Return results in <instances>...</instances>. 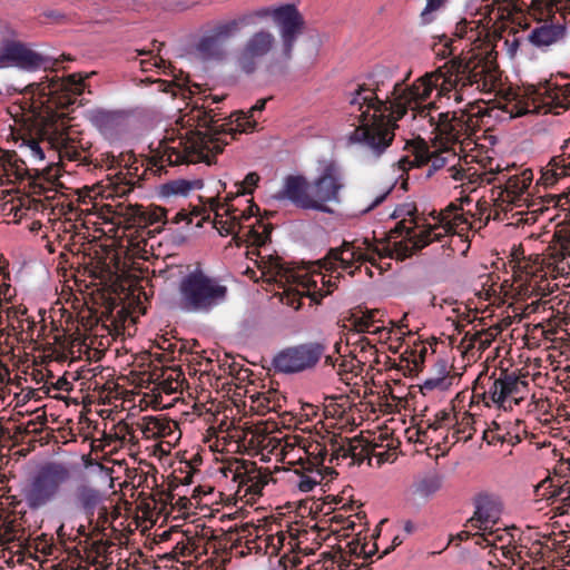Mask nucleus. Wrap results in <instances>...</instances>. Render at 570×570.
<instances>
[{
  "instance_id": "f257e3e1",
  "label": "nucleus",
  "mask_w": 570,
  "mask_h": 570,
  "mask_svg": "<svg viewBox=\"0 0 570 570\" xmlns=\"http://www.w3.org/2000/svg\"><path fill=\"white\" fill-rule=\"evenodd\" d=\"M410 76L411 71L392 83V70L376 66L364 82L346 91L344 110L347 121L355 127L350 141L362 144L376 157L381 156L394 140L397 121L414 108L413 105L425 101L438 86L442 92L453 91L456 102L473 87L484 94L501 91L499 67L482 53L454 56L434 72L407 86Z\"/></svg>"
},
{
  "instance_id": "f03ea898",
  "label": "nucleus",
  "mask_w": 570,
  "mask_h": 570,
  "mask_svg": "<svg viewBox=\"0 0 570 570\" xmlns=\"http://www.w3.org/2000/svg\"><path fill=\"white\" fill-rule=\"evenodd\" d=\"M267 99H258L246 112L239 110L229 116V121L218 124L217 114L204 107L194 108L190 115L181 120L190 127L178 138H166L150 157V169L161 174L166 166L180 164L206 163L213 164L215 157L223 153L228 144L226 136L235 139L236 135L257 130L258 122L255 114L266 107Z\"/></svg>"
},
{
  "instance_id": "7ed1b4c3",
  "label": "nucleus",
  "mask_w": 570,
  "mask_h": 570,
  "mask_svg": "<svg viewBox=\"0 0 570 570\" xmlns=\"http://www.w3.org/2000/svg\"><path fill=\"white\" fill-rule=\"evenodd\" d=\"M85 77L72 73L66 78L46 77V80L30 83L24 96L23 110L29 114L32 126L19 132V147L33 160L45 159L40 144L50 134L63 128L65 110L77 104L85 91Z\"/></svg>"
},
{
  "instance_id": "20e7f679",
  "label": "nucleus",
  "mask_w": 570,
  "mask_h": 570,
  "mask_svg": "<svg viewBox=\"0 0 570 570\" xmlns=\"http://www.w3.org/2000/svg\"><path fill=\"white\" fill-rule=\"evenodd\" d=\"M267 18L273 19L281 38L279 56L267 65V70L271 73L285 75L288 62L293 58L295 43L305 29V19L295 4L286 3L279 7H263L247 11L233 19L217 22L209 32L225 45L244 28L255 26L258 21Z\"/></svg>"
},
{
  "instance_id": "39448f33",
  "label": "nucleus",
  "mask_w": 570,
  "mask_h": 570,
  "mask_svg": "<svg viewBox=\"0 0 570 570\" xmlns=\"http://www.w3.org/2000/svg\"><path fill=\"white\" fill-rule=\"evenodd\" d=\"M454 204H450L444 210L434 217L435 223L429 224L424 216H421L414 203L399 205L393 217L400 218V222L391 230L396 236H403L413 245L412 247L401 246L393 249H423L433 242H440L441 248L450 247L448 238L455 236V226L461 215Z\"/></svg>"
},
{
  "instance_id": "423d86ee",
  "label": "nucleus",
  "mask_w": 570,
  "mask_h": 570,
  "mask_svg": "<svg viewBox=\"0 0 570 570\" xmlns=\"http://www.w3.org/2000/svg\"><path fill=\"white\" fill-rule=\"evenodd\" d=\"M178 292L180 308L189 313L207 312L227 296V287L200 269L183 277Z\"/></svg>"
},
{
  "instance_id": "0eeeda50",
  "label": "nucleus",
  "mask_w": 570,
  "mask_h": 570,
  "mask_svg": "<svg viewBox=\"0 0 570 570\" xmlns=\"http://www.w3.org/2000/svg\"><path fill=\"white\" fill-rule=\"evenodd\" d=\"M71 480V470L60 463L43 465L23 490V499L31 510H39L53 502L61 489Z\"/></svg>"
},
{
  "instance_id": "6e6552de",
  "label": "nucleus",
  "mask_w": 570,
  "mask_h": 570,
  "mask_svg": "<svg viewBox=\"0 0 570 570\" xmlns=\"http://www.w3.org/2000/svg\"><path fill=\"white\" fill-rule=\"evenodd\" d=\"M261 253L246 252V255L254 259L261 277H265L268 282L294 285L293 289L299 296H308L309 288L316 286V281L312 278L307 267L283 263L277 255L261 256Z\"/></svg>"
},
{
  "instance_id": "1a4fd4ad",
  "label": "nucleus",
  "mask_w": 570,
  "mask_h": 570,
  "mask_svg": "<svg viewBox=\"0 0 570 570\" xmlns=\"http://www.w3.org/2000/svg\"><path fill=\"white\" fill-rule=\"evenodd\" d=\"M276 48V37L267 29L249 35L234 52V69L240 75L253 76Z\"/></svg>"
},
{
  "instance_id": "9d476101",
  "label": "nucleus",
  "mask_w": 570,
  "mask_h": 570,
  "mask_svg": "<svg viewBox=\"0 0 570 570\" xmlns=\"http://www.w3.org/2000/svg\"><path fill=\"white\" fill-rule=\"evenodd\" d=\"M71 254V265L77 264L82 267L89 276L99 278L102 282H111L115 276L125 274L128 269L127 254L129 252H69Z\"/></svg>"
},
{
  "instance_id": "9b49d317",
  "label": "nucleus",
  "mask_w": 570,
  "mask_h": 570,
  "mask_svg": "<svg viewBox=\"0 0 570 570\" xmlns=\"http://www.w3.org/2000/svg\"><path fill=\"white\" fill-rule=\"evenodd\" d=\"M91 147V142L86 140L85 137L73 138L68 134L62 140L59 155L61 159L78 161L79 165L87 167L92 166L94 169L105 168L107 170L121 168L124 160L131 159L130 155L120 154L119 156H115L109 151L100 153L98 156L94 157Z\"/></svg>"
},
{
  "instance_id": "f8f14e48",
  "label": "nucleus",
  "mask_w": 570,
  "mask_h": 570,
  "mask_svg": "<svg viewBox=\"0 0 570 570\" xmlns=\"http://www.w3.org/2000/svg\"><path fill=\"white\" fill-rule=\"evenodd\" d=\"M529 384L513 373L501 372L499 377L488 379V387L482 393L483 402L503 410H512L527 397Z\"/></svg>"
},
{
  "instance_id": "ddd939ff",
  "label": "nucleus",
  "mask_w": 570,
  "mask_h": 570,
  "mask_svg": "<svg viewBox=\"0 0 570 570\" xmlns=\"http://www.w3.org/2000/svg\"><path fill=\"white\" fill-rule=\"evenodd\" d=\"M131 159L124 160L121 169L114 175H107L106 179H102L91 187V197H101L102 199L124 198L128 196L134 188L141 180V176L138 174L139 168L142 164L135 158L132 154H129Z\"/></svg>"
},
{
  "instance_id": "4468645a",
  "label": "nucleus",
  "mask_w": 570,
  "mask_h": 570,
  "mask_svg": "<svg viewBox=\"0 0 570 570\" xmlns=\"http://www.w3.org/2000/svg\"><path fill=\"white\" fill-rule=\"evenodd\" d=\"M325 353L318 342H308L282 350L273 358V366L282 373H298L313 368Z\"/></svg>"
},
{
  "instance_id": "2eb2a0df",
  "label": "nucleus",
  "mask_w": 570,
  "mask_h": 570,
  "mask_svg": "<svg viewBox=\"0 0 570 570\" xmlns=\"http://www.w3.org/2000/svg\"><path fill=\"white\" fill-rule=\"evenodd\" d=\"M100 217L112 220L116 217L124 218L139 227L153 226L165 215L163 207L157 205L142 206L126 202L102 204L99 208Z\"/></svg>"
},
{
  "instance_id": "dca6fc26",
  "label": "nucleus",
  "mask_w": 570,
  "mask_h": 570,
  "mask_svg": "<svg viewBox=\"0 0 570 570\" xmlns=\"http://www.w3.org/2000/svg\"><path fill=\"white\" fill-rule=\"evenodd\" d=\"M345 187V177L342 168L335 161H327L317 178L312 183L313 197L320 202L315 210L330 213L327 203H340L341 191Z\"/></svg>"
},
{
  "instance_id": "f3484780",
  "label": "nucleus",
  "mask_w": 570,
  "mask_h": 570,
  "mask_svg": "<svg viewBox=\"0 0 570 570\" xmlns=\"http://www.w3.org/2000/svg\"><path fill=\"white\" fill-rule=\"evenodd\" d=\"M246 202L248 204L247 207L238 209L234 206L230 197H226L224 203H219L214 198L210 200V207L216 215L214 226L220 235L237 234L242 228V222L249 219L259 212V207L253 199H247Z\"/></svg>"
},
{
  "instance_id": "a211bd4d",
  "label": "nucleus",
  "mask_w": 570,
  "mask_h": 570,
  "mask_svg": "<svg viewBox=\"0 0 570 570\" xmlns=\"http://www.w3.org/2000/svg\"><path fill=\"white\" fill-rule=\"evenodd\" d=\"M225 476H230L244 489V494L259 495L268 483L269 474L257 468L256 463L247 460H235L223 469Z\"/></svg>"
},
{
  "instance_id": "6ab92c4d",
  "label": "nucleus",
  "mask_w": 570,
  "mask_h": 570,
  "mask_svg": "<svg viewBox=\"0 0 570 570\" xmlns=\"http://www.w3.org/2000/svg\"><path fill=\"white\" fill-rule=\"evenodd\" d=\"M407 256L406 252H328L322 266L326 271H333L338 265L345 269L357 263L356 269H361L366 262L376 266L377 259L395 257L397 261H404Z\"/></svg>"
},
{
  "instance_id": "aec40b11",
  "label": "nucleus",
  "mask_w": 570,
  "mask_h": 570,
  "mask_svg": "<svg viewBox=\"0 0 570 570\" xmlns=\"http://www.w3.org/2000/svg\"><path fill=\"white\" fill-rule=\"evenodd\" d=\"M507 263H503L505 268L512 273L515 282H520V286L527 285L534 288L538 282L531 283L532 278H537L541 272L544 271V258L540 254L531 253L525 255V252H505Z\"/></svg>"
},
{
  "instance_id": "412c9836",
  "label": "nucleus",
  "mask_w": 570,
  "mask_h": 570,
  "mask_svg": "<svg viewBox=\"0 0 570 570\" xmlns=\"http://www.w3.org/2000/svg\"><path fill=\"white\" fill-rule=\"evenodd\" d=\"M567 37L568 29L564 22L544 20L530 29L525 40L539 51L548 52L554 46L563 43Z\"/></svg>"
},
{
  "instance_id": "4be33fe9",
  "label": "nucleus",
  "mask_w": 570,
  "mask_h": 570,
  "mask_svg": "<svg viewBox=\"0 0 570 570\" xmlns=\"http://www.w3.org/2000/svg\"><path fill=\"white\" fill-rule=\"evenodd\" d=\"M277 199H288L302 209L320 208V202L313 197L312 184L302 175H289L284 179L283 188L276 195Z\"/></svg>"
},
{
  "instance_id": "5701e85b",
  "label": "nucleus",
  "mask_w": 570,
  "mask_h": 570,
  "mask_svg": "<svg viewBox=\"0 0 570 570\" xmlns=\"http://www.w3.org/2000/svg\"><path fill=\"white\" fill-rule=\"evenodd\" d=\"M407 155L397 161L399 168L407 171L413 167H422L431 164L433 170L441 169L446 164V158L436 153H430L428 144L423 139L413 140L406 144Z\"/></svg>"
},
{
  "instance_id": "b1692460",
  "label": "nucleus",
  "mask_w": 570,
  "mask_h": 570,
  "mask_svg": "<svg viewBox=\"0 0 570 570\" xmlns=\"http://www.w3.org/2000/svg\"><path fill=\"white\" fill-rule=\"evenodd\" d=\"M382 312L377 308L363 309L361 306L353 308L346 317V327L355 330L358 333L381 334L385 332V327L380 325L383 323Z\"/></svg>"
},
{
  "instance_id": "393cba45",
  "label": "nucleus",
  "mask_w": 570,
  "mask_h": 570,
  "mask_svg": "<svg viewBox=\"0 0 570 570\" xmlns=\"http://www.w3.org/2000/svg\"><path fill=\"white\" fill-rule=\"evenodd\" d=\"M0 61H9L21 68L36 69L42 65L43 58L20 42H10L2 48Z\"/></svg>"
},
{
  "instance_id": "a878e982",
  "label": "nucleus",
  "mask_w": 570,
  "mask_h": 570,
  "mask_svg": "<svg viewBox=\"0 0 570 570\" xmlns=\"http://www.w3.org/2000/svg\"><path fill=\"white\" fill-rule=\"evenodd\" d=\"M304 445V471H317L321 474L320 468L323 465L327 454H330L328 434L322 436L318 441L312 436H303Z\"/></svg>"
},
{
  "instance_id": "bb28decb",
  "label": "nucleus",
  "mask_w": 570,
  "mask_h": 570,
  "mask_svg": "<svg viewBox=\"0 0 570 570\" xmlns=\"http://www.w3.org/2000/svg\"><path fill=\"white\" fill-rule=\"evenodd\" d=\"M502 512V503L501 501L490 494H480L476 498V509L473 518L470 519V522L473 524L474 522L480 523V528L487 529L488 525L497 523L500 519Z\"/></svg>"
},
{
  "instance_id": "cd10ccee",
  "label": "nucleus",
  "mask_w": 570,
  "mask_h": 570,
  "mask_svg": "<svg viewBox=\"0 0 570 570\" xmlns=\"http://www.w3.org/2000/svg\"><path fill=\"white\" fill-rule=\"evenodd\" d=\"M533 180V173L531 169H524L519 174L512 175L505 179L504 188L501 194H505L507 202L518 204L522 202L523 194L529 188Z\"/></svg>"
},
{
  "instance_id": "c85d7f7f",
  "label": "nucleus",
  "mask_w": 570,
  "mask_h": 570,
  "mask_svg": "<svg viewBox=\"0 0 570 570\" xmlns=\"http://www.w3.org/2000/svg\"><path fill=\"white\" fill-rule=\"evenodd\" d=\"M455 379L454 374L450 373L448 364L444 360H439L435 363L434 371L421 384L422 392H431L434 390H448Z\"/></svg>"
},
{
  "instance_id": "c756f323",
  "label": "nucleus",
  "mask_w": 570,
  "mask_h": 570,
  "mask_svg": "<svg viewBox=\"0 0 570 570\" xmlns=\"http://www.w3.org/2000/svg\"><path fill=\"white\" fill-rule=\"evenodd\" d=\"M75 498L77 505L85 512L91 523L95 510L102 503L101 492L88 483H81L76 488Z\"/></svg>"
},
{
  "instance_id": "7c9ffc66",
  "label": "nucleus",
  "mask_w": 570,
  "mask_h": 570,
  "mask_svg": "<svg viewBox=\"0 0 570 570\" xmlns=\"http://www.w3.org/2000/svg\"><path fill=\"white\" fill-rule=\"evenodd\" d=\"M176 429V422L163 416H146L140 424V430L146 439L166 438L171 435Z\"/></svg>"
},
{
  "instance_id": "2f4dec72",
  "label": "nucleus",
  "mask_w": 570,
  "mask_h": 570,
  "mask_svg": "<svg viewBox=\"0 0 570 570\" xmlns=\"http://www.w3.org/2000/svg\"><path fill=\"white\" fill-rule=\"evenodd\" d=\"M302 435H286L283 439L281 454L283 462L288 465H298L304 471V445Z\"/></svg>"
},
{
  "instance_id": "473e14b6",
  "label": "nucleus",
  "mask_w": 570,
  "mask_h": 570,
  "mask_svg": "<svg viewBox=\"0 0 570 570\" xmlns=\"http://www.w3.org/2000/svg\"><path fill=\"white\" fill-rule=\"evenodd\" d=\"M325 365L333 367L336 371V374L341 377L342 381H347L352 376H357L362 373L363 368L361 364L357 362V358L353 354L350 355H327L324 361Z\"/></svg>"
},
{
  "instance_id": "72a5a7b5",
  "label": "nucleus",
  "mask_w": 570,
  "mask_h": 570,
  "mask_svg": "<svg viewBox=\"0 0 570 570\" xmlns=\"http://www.w3.org/2000/svg\"><path fill=\"white\" fill-rule=\"evenodd\" d=\"M351 354L357 358L362 368L368 366V368L373 370L375 365L380 363V356L375 345L364 336L352 344Z\"/></svg>"
},
{
  "instance_id": "f704fd0d",
  "label": "nucleus",
  "mask_w": 570,
  "mask_h": 570,
  "mask_svg": "<svg viewBox=\"0 0 570 570\" xmlns=\"http://www.w3.org/2000/svg\"><path fill=\"white\" fill-rule=\"evenodd\" d=\"M449 140L460 141L462 137L469 136L476 121L473 116L464 110L452 111Z\"/></svg>"
},
{
  "instance_id": "c9c22d12",
  "label": "nucleus",
  "mask_w": 570,
  "mask_h": 570,
  "mask_svg": "<svg viewBox=\"0 0 570 570\" xmlns=\"http://www.w3.org/2000/svg\"><path fill=\"white\" fill-rule=\"evenodd\" d=\"M330 462L347 460L352 465L353 439L342 438L336 434H328Z\"/></svg>"
},
{
  "instance_id": "e433bc0d",
  "label": "nucleus",
  "mask_w": 570,
  "mask_h": 570,
  "mask_svg": "<svg viewBox=\"0 0 570 570\" xmlns=\"http://www.w3.org/2000/svg\"><path fill=\"white\" fill-rule=\"evenodd\" d=\"M197 50L206 59L223 60L226 57L225 45L210 32L200 38Z\"/></svg>"
},
{
  "instance_id": "4c0bfd02",
  "label": "nucleus",
  "mask_w": 570,
  "mask_h": 570,
  "mask_svg": "<svg viewBox=\"0 0 570 570\" xmlns=\"http://www.w3.org/2000/svg\"><path fill=\"white\" fill-rule=\"evenodd\" d=\"M250 407L259 414L276 411L279 406V395L276 391H267L250 396Z\"/></svg>"
},
{
  "instance_id": "58836bf2",
  "label": "nucleus",
  "mask_w": 570,
  "mask_h": 570,
  "mask_svg": "<svg viewBox=\"0 0 570 570\" xmlns=\"http://www.w3.org/2000/svg\"><path fill=\"white\" fill-rule=\"evenodd\" d=\"M112 312L114 309L111 304H109L106 312H102L101 320L104 322V326L109 331V333L120 334L125 330V322L129 313L125 307L119 308L116 315H114Z\"/></svg>"
},
{
  "instance_id": "ea45409f",
  "label": "nucleus",
  "mask_w": 570,
  "mask_h": 570,
  "mask_svg": "<svg viewBox=\"0 0 570 570\" xmlns=\"http://www.w3.org/2000/svg\"><path fill=\"white\" fill-rule=\"evenodd\" d=\"M141 68L144 71L150 70L153 67L156 68H163L164 73H168L167 69H170V72L174 75L175 80L174 81H166V80H159V83L161 86V90L165 92H174V87H179L176 80H178L177 76L174 73L175 67H173L170 63L167 66L166 61L160 57H153L150 59H145L140 61Z\"/></svg>"
},
{
  "instance_id": "a19ab883",
  "label": "nucleus",
  "mask_w": 570,
  "mask_h": 570,
  "mask_svg": "<svg viewBox=\"0 0 570 570\" xmlns=\"http://www.w3.org/2000/svg\"><path fill=\"white\" fill-rule=\"evenodd\" d=\"M552 518L570 515V483H564L552 497Z\"/></svg>"
},
{
  "instance_id": "79ce46f5",
  "label": "nucleus",
  "mask_w": 570,
  "mask_h": 570,
  "mask_svg": "<svg viewBox=\"0 0 570 570\" xmlns=\"http://www.w3.org/2000/svg\"><path fill=\"white\" fill-rule=\"evenodd\" d=\"M203 187V181L199 179L187 180V179H175L170 180L161 186V194L165 196L170 195H183L186 196L193 189H199Z\"/></svg>"
},
{
  "instance_id": "37998d69",
  "label": "nucleus",
  "mask_w": 570,
  "mask_h": 570,
  "mask_svg": "<svg viewBox=\"0 0 570 570\" xmlns=\"http://www.w3.org/2000/svg\"><path fill=\"white\" fill-rule=\"evenodd\" d=\"M163 380L159 383L163 392L167 394L177 393L183 390L185 382L184 374L178 368H168L163 372Z\"/></svg>"
},
{
  "instance_id": "c03bdc74",
  "label": "nucleus",
  "mask_w": 570,
  "mask_h": 570,
  "mask_svg": "<svg viewBox=\"0 0 570 570\" xmlns=\"http://www.w3.org/2000/svg\"><path fill=\"white\" fill-rule=\"evenodd\" d=\"M350 409L351 402L346 395L325 397L324 412L327 416L343 417Z\"/></svg>"
},
{
  "instance_id": "a18cd8bd",
  "label": "nucleus",
  "mask_w": 570,
  "mask_h": 570,
  "mask_svg": "<svg viewBox=\"0 0 570 570\" xmlns=\"http://www.w3.org/2000/svg\"><path fill=\"white\" fill-rule=\"evenodd\" d=\"M272 230V224L265 223L262 219H257V225L250 226L249 230L247 232L249 236L248 240L256 247H263L268 243Z\"/></svg>"
},
{
  "instance_id": "49530a36",
  "label": "nucleus",
  "mask_w": 570,
  "mask_h": 570,
  "mask_svg": "<svg viewBox=\"0 0 570 570\" xmlns=\"http://www.w3.org/2000/svg\"><path fill=\"white\" fill-rule=\"evenodd\" d=\"M441 488V481L436 476L422 479L414 484L412 494L416 500H426Z\"/></svg>"
},
{
  "instance_id": "de8ad7c7",
  "label": "nucleus",
  "mask_w": 570,
  "mask_h": 570,
  "mask_svg": "<svg viewBox=\"0 0 570 570\" xmlns=\"http://www.w3.org/2000/svg\"><path fill=\"white\" fill-rule=\"evenodd\" d=\"M376 444H370L363 438H354L353 439V454H352V463H362L365 459L371 455H380L376 453Z\"/></svg>"
},
{
  "instance_id": "09e8293b",
  "label": "nucleus",
  "mask_w": 570,
  "mask_h": 570,
  "mask_svg": "<svg viewBox=\"0 0 570 570\" xmlns=\"http://www.w3.org/2000/svg\"><path fill=\"white\" fill-rule=\"evenodd\" d=\"M258 181H259V176L257 173H255V171L248 173L245 176L243 181L235 184V186L237 188L235 194H233V193L227 194L226 197H230L232 202H234L239 196L250 195L253 193L254 187L257 186Z\"/></svg>"
},
{
  "instance_id": "8fccbe9b",
  "label": "nucleus",
  "mask_w": 570,
  "mask_h": 570,
  "mask_svg": "<svg viewBox=\"0 0 570 570\" xmlns=\"http://www.w3.org/2000/svg\"><path fill=\"white\" fill-rule=\"evenodd\" d=\"M438 41L433 42L432 50L435 56L440 59H446L453 56L456 48L454 47V40L449 38L446 35L436 37Z\"/></svg>"
},
{
  "instance_id": "3c124183",
  "label": "nucleus",
  "mask_w": 570,
  "mask_h": 570,
  "mask_svg": "<svg viewBox=\"0 0 570 570\" xmlns=\"http://www.w3.org/2000/svg\"><path fill=\"white\" fill-rule=\"evenodd\" d=\"M448 0H426V4L420 14V22L423 26L435 20V12L445 6Z\"/></svg>"
},
{
  "instance_id": "603ef678",
  "label": "nucleus",
  "mask_w": 570,
  "mask_h": 570,
  "mask_svg": "<svg viewBox=\"0 0 570 570\" xmlns=\"http://www.w3.org/2000/svg\"><path fill=\"white\" fill-rule=\"evenodd\" d=\"M519 0H492L491 6L498 7V19L505 20L518 11Z\"/></svg>"
},
{
  "instance_id": "864d4df0",
  "label": "nucleus",
  "mask_w": 570,
  "mask_h": 570,
  "mask_svg": "<svg viewBox=\"0 0 570 570\" xmlns=\"http://www.w3.org/2000/svg\"><path fill=\"white\" fill-rule=\"evenodd\" d=\"M18 532L16 522L0 520V537L2 546H6L18 539Z\"/></svg>"
},
{
  "instance_id": "5fc2aeb1",
  "label": "nucleus",
  "mask_w": 570,
  "mask_h": 570,
  "mask_svg": "<svg viewBox=\"0 0 570 570\" xmlns=\"http://www.w3.org/2000/svg\"><path fill=\"white\" fill-rule=\"evenodd\" d=\"M163 209L165 210V215L161 217V219H159L157 222V224L163 223V225H167V224L177 225V224H180L184 222L186 226H189L193 223V215L188 214L184 209L177 212L175 214V216L170 219L167 218V210L165 208H163ZM154 225H156V223Z\"/></svg>"
},
{
  "instance_id": "6e6d98bb",
  "label": "nucleus",
  "mask_w": 570,
  "mask_h": 570,
  "mask_svg": "<svg viewBox=\"0 0 570 570\" xmlns=\"http://www.w3.org/2000/svg\"><path fill=\"white\" fill-rule=\"evenodd\" d=\"M468 40L470 42L481 41L484 37H487L485 28L481 24V21H469L468 24Z\"/></svg>"
},
{
  "instance_id": "4d7b16f0",
  "label": "nucleus",
  "mask_w": 570,
  "mask_h": 570,
  "mask_svg": "<svg viewBox=\"0 0 570 570\" xmlns=\"http://www.w3.org/2000/svg\"><path fill=\"white\" fill-rule=\"evenodd\" d=\"M452 112H440L438 116L436 129L440 135L444 136L448 140L450 138V127L451 125Z\"/></svg>"
},
{
  "instance_id": "13d9d810",
  "label": "nucleus",
  "mask_w": 570,
  "mask_h": 570,
  "mask_svg": "<svg viewBox=\"0 0 570 570\" xmlns=\"http://www.w3.org/2000/svg\"><path fill=\"white\" fill-rule=\"evenodd\" d=\"M160 232H166V236H171V245L173 246H183L184 243H185V239L186 237L178 233V234H175L171 228H163L160 226H157L155 227L153 230H148L147 234L149 235V237H153L155 233H160Z\"/></svg>"
},
{
  "instance_id": "bf43d9fd",
  "label": "nucleus",
  "mask_w": 570,
  "mask_h": 570,
  "mask_svg": "<svg viewBox=\"0 0 570 570\" xmlns=\"http://www.w3.org/2000/svg\"><path fill=\"white\" fill-rule=\"evenodd\" d=\"M517 33L518 31L515 29H511L509 31V35H508V38L505 39L504 41V45L507 46L508 48V53L511 56V57H514L515 53L518 52L519 48H520V45H521V41L520 39L517 37Z\"/></svg>"
},
{
  "instance_id": "052dcab7",
  "label": "nucleus",
  "mask_w": 570,
  "mask_h": 570,
  "mask_svg": "<svg viewBox=\"0 0 570 570\" xmlns=\"http://www.w3.org/2000/svg\"><path fill=\"white\" fill-rule=\"evenodd\" d=\"M451 420L450 413L445 411H440L434 415L432 421H429L428 429H432L434 431L443 428L446 422Z\"/></svg>"
},
{
  "instance_id": "680f3d73",
  "label": "nucleus",
  "mask_w": 570,
  "mask_h": 570,
  "mask_svg": "<svg viewBox=\"0 0 570 570\" xmlns=\"http://www.w3.org/2000/svg\"><path fill=\"white\" fill-rule=\"evenodd\" d=\"M493 424L495 426L494 429H489V430L484 431L483 440L487 441L489 444H491L493 442L503 443L505 441V436L499 432L500 431L499 425L497 423H493Z\"/></svg>"
},
{
  "instance_id": "e2e57ef3",
  "label": "nucleus",
  "mask_w": 570,
  "mask_h": 570,
  "mask_svg": "<svg viewBox=\"0 0 570 570\" xmlns=\"http://www.w3.org/2000/svg\"><path fill=\"white\" fill-rule=\"evenodd\" d=\"M468 24H469V20L466 19H462L460 20L456 26H455V30H454V37L458 38V39H466L468 40Z\"/></svg>"
},
{
  "instance_id": "0e129e2a",
  "label": "nucleus",
  "mask_w": 570,
  "mask_h": 570,
  "mask_svg": "<svg viewBox=\"0 0 570 570\" xmlns=\"http://www.w3.org/2000/svg\"><path fill=\"white\" fill-rule=\"evenodd\" d=\"M320 483L318 480H315L313 478H309V476H302V479L299 480L298 482V489L303 492H309L312 491L315 485H317Z\"/></svg>"
},
{
  "instance_id": "69168bd1",
  "label": "nucleus",
  "mask_w": 570,
  "mask_h": 570,
  "mask_svg": "<svg viewBox=\"0 0 570 570\" xmlns=\"http://www.w3.org/2000/svg\"><path fill=\"white\" fill-rule=\"evenodd\" d=\"M42 430V428H37V422L36 421H29L26 425L23 426H18L17 428V432L18 433H23V434H37V433H40Z\"/></svg>"
},
{
  "instance_id": "338daca9",
  "label": "nucleus",
  "mask_w": 570,
  "mask_h": 570,
  "mask_svg": "<svg viewBox=\"0 0 570 570\" xmlns=\"http://www.w3.org/2000/svg\"><path fill=\"white\" fill-rule=\"evenodd\" d=\"M98 510V520L97 527H104L108 522V508L104 505H99Z\"/></svg>"
},
{
  "instance_id": "774afa93",
  "label": "nucleus",
  "mask_w": 570,
  "mask_h": 570,
  "mask_svg": "<svg viewBox=\"0 0 570 570\" xmlns=\"http://www.w3.org/2000/svg\"><path fill=\"white\" fill-rule=\"evenodd\" d=\"M109 544L106 541L98 540L92 542L91 548L97 554H102L107 552Z\"/></svg>"
}]
</instances>
